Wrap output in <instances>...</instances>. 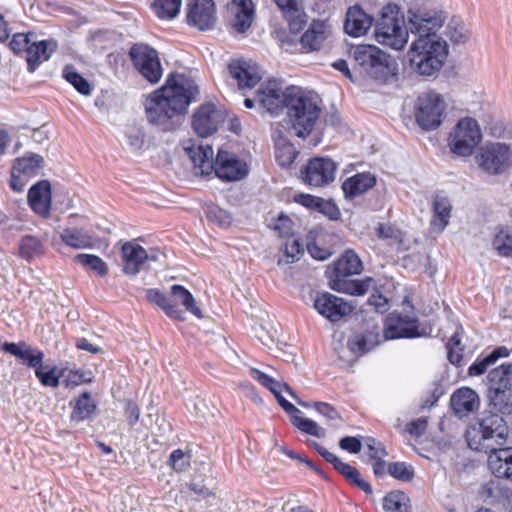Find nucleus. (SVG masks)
<instances>
[{
  "mask_svg": "<svg viewBox=\"0 0 512 512\" xmlns=\"http://www.w3.org/2000/svg\"><path fill=\"white\" fill-rule=\"evenodd\" d=\"M198 94L194 80L179 74L171 76L161 89L147 98L145 111L148 121L165 126L174 116L186 113Z\"/></svg>",
  "mask_w": 512,
  "mask_h": 512,
  "instance_id": "1",
  "label": "nucleus"
},
{
  "mask_svg": "<svg viewBox=\"0 0 512 512\" xmlns=\"http://www.w3.org/2000/svg\"><path fill=\"white\" fill-rule=\"evenodd\" d=\"M183 148L201 175H209L215 171L216 176L222 180L237 181L248 174L246 163L227 151L219 150L214 162L213 149L209 145L195 146L189 140Z\"/></svg>",
  "mask_w": 512,
  "mask_h": 512,
  "instance_id": "2",
  "label": "nucleus"
},
{
  "mask_svg": "<svg viewBox=\"0 0 512 512\" xmlns=\"http://www.w3.org/2000/svg\"><path fill=\"white\" fill-rule=\"evenodd\" d=\"M286 129L299 138L307 137L319 119L321 108L318 96L298 87L287 88Z\"/></svg>",
  "mask_w": 512,
  "mask_h": 512,
  "instance_id": "3",
  "label": "nucleus"
},
{
  "mask_svg": "<svg viewBox=\"0 0 512 512\" xmlns=\"http://www.w3.org/2000/svg\"><path fill=\"white\" fill-rule=\"evenodd\" d=\"M448 55V46L442 38L415 39L407 56L411 69L422 76L437 73Z\"/></svg>",
  "mask_w": 512,
  "mask_h": 512,
  "instance_id": "4",
  "label": "nucleus"
},
{
  "mask_svg": "<svg viewBox=\"0 0 512 512\" xmlns=\"http://www.w3.org/2000/svg\"><path fill=\"white\" fill-rule=\"evenodd\" d=\"M362 269V261L359 256L353 250H346L333 264L330 274L333 282L332 289L357 296L366 294L373 283L372 278L350 281L345 279L348 276L360 274Z\"/></svg>",
  "mask_w": 512,
  "mask_h": 512,
  "instance_id": "5",
  "label": "nucleus"
},
{
  "mask_svg": "<svg viewBox=\"0 0 512 512\" xmlns=\"http://www.w3.org/2000/svg\"><path fill=\"white\" fill-rule=\"evenodd\" d=\"M375 39L378 43L394 50H401L408 42V26L397 4L383 7L381 17L375 26Z\"/></svg>",
  "mask_w": 512,
  "mask_h": 512,
  "instance_id": "6",
  "label": "nucleus"
},
{
  "mask_svg": "<svg viewBox=\"0 0 512 512\" xmlns=\"http://www.w3.org/2000/svg\"><path fill=\"white\" fill-rule=\"evenodd\" d=\"M351 55L362 71L374 79L385 80L397 70L396 61L374 45H358Z\"/></svg>",
  "mask_w": 512,
  "mask_h": 512,
  "instance_id": "7",
  "label": "nucleus"
},
{
  "mask_svg": "<svg viewBox=\"0 0 512 512\" xmlns=\"http://www.w3.org/2000/svg\"><path fill=\"white\" fill-rule=\"evenodd\" d=\"M489 406L503 415L512 414V363L501 364L489 371Z\"/></svg>",
  "mask_w": 512,
  "mask_h": 512,
  "instance_id": "8",
  "label": "nucleus"
},
{
  "mask_svg": "<svg viewBox=\"0 0 512 512\" xmlns=\"http://www.w3.org/2000/svg\"><path fill=\"white\" fill-rule=\"evenodd\" d=\"M507 436L508 427L503 417L490 413L481 419L477 434L473 438L468 437L467 443L471 449L488 452L504 444Z\"/></svg>",
  "mask_w": 512,
  "mask_h": 512,
  "instance_id": "9",
  "label": "nucleus"
},
{
  "mask_svg": "<svg viewBox=\"0 0 512 512\" xmlns=\"http://www.w3.org/2000/svg\"><path fill=\"white\" fill-rule=\"evenodd\" d=\"M444 21L442 12L424 8H410L407 11L408 34L415 35L416 39L440 38L437 31Z\"/></svg>",
  "mask_w": 512,
  "mask_h": 512,
  "instance_id": "10",
  "label": "nucleus"
},
{
  "mask_svg": "<svg viewBox=\"0 0 512 512\" xmlns=\"http://www.w3.org/2000/svg\"><path fill=\"white\" fill-rule=\"evenodd\" d=\"M481 139L482 133L477 121L466 117L458 121L450 135L449 145L453 153L466 157L473 153Z\"/></svg>",
  "mask_w": 512,
  "mask_h": 512,
  "instance_id": "11",
  "label": "nucleus"
},
{
  "mask_svg": "<svg viewBox=\"0 0 512 512\" xmlns=\"http://www.w3.org/2000/svg\"><path fill=\"white\" fill-rule=\"evenodd\" d=\"M475 160L483 171L497 175L512 166V151L506 144L488 143L479 149Z\"/></svg>",
  "mask_w": 512,
  "mask_h": 512,
  "instance_id": "12",
  "label": "nucleus"
},
{
  "mask_svg": "<svg viewBox=\"0 0 512 512\" xmlns=\"http://www.w3.org/2000/svg\"><path fill=\"white\" fill-rule=\"evenodd\" d=\"M445 110V103L435 92H424L419 95L415 109V119L424 130H433L440 126Z\"/></svg>",
  "mask_w": 512,
  "mask_h": 512,
  "instance_id": "13",
  "label": "nucleus"
},
{
  "mask_svg": "<svg viewBox=\"0 0 512 512\" xmlns=\"http://www.w3.org/2000/svg\"><path fill=\"white\" fill-rule=\"evenodd\" d=\"M131 60L139 73L150 83L159 82L162 66L158 52L146 44H134L129 51Z\"/></svg>",
  "mask_w": 512,
  "mask_h": 512,
  "instance_id": "14",
  "label": "nucleus"
},
{
  "mask_svg": "<svg viewBox=\"0 0 512 512\" xmlns=\"http://www.w3.org/2000/svg\"><path fill=\"white\" fill-rule=\"evenodd\" d=\"M337 163L328 157H314L302 169V180L311 187H323L335 179Z\"/></svg>",
  "mask_w": 512,
  "mask_h": 512,
  "instance_id": "15",
  "label": "nucleus"
},
{
  "mask_svg": "<svg viewBox=\"0 0 512 512\" xmlns=\"http://www.w3.org/2000/svg\"><path fill=\"white\" fill-rule=\"evenodd\" d=\"M287 89L283 91L277 80H269L256 91V102L273 116L279 115L283 109L287 110Z\"/></svg>",
  "mask_w": 512,
  "mask_h": 512,
  "instance_id": "16",
  "label": "nucleus"
},
{
  "mask_svg": "<svg viewBox=\"0 0 512 512\" xmlns=\"http://www.w3.org/2000/svg\"><path fill=\"white\" fill-rule=\"evenodd\" d=\"M382 332L383 340L421 336L418 331V319L416 316L402 315L395 312L387 315Z\"/></svg>",
  "mask_w": 512,
  "mask_h": 512,
  "instance_id": "17",
  "label": "nucleus"
},
{
  "mask_svg": "<svg viewBox=\"0 0 512 512\" xmlns=\"http://www.w3.org/2000/svg\"><path fill=\"white\" fill-rule=\"evenodd\" d=\"M224 121V115L214 104L201 105L192 116V128L202 138L215 133Z\"/></svg>",
  "mask_w": 512,
  "mask_h": 512,
  "instance_id": "18",
  "label": "nucleus"
},
{
  "mask_svg": "<svg viewBox=\"0 0 512 512\" xmlns=\"http://www.w3.org/2000/svg\"><path fill=\"white\" fill-rule=\"evenodd\" d=\"M228 72L242 91L254 88L262 79L260 67L251 60H232L228 65Z\"/></svg>",
  "mask_w": 512,
  "mask_h": 512,
  "instance_id": "19",
  "label": "nucleus"
},
{
  "mask_svg": "<svg viewBox=\"0 0 512 512\" xmlns=\"http://www.w3.org/2000/svg\"><path fill=\"white\" fill-rule=\"evenodd\" d=\"M313 306L317 312L331 322H336L352 311V306L344 299L329 292L317 293Z\"/></svg>",
  "mask_w": 512,
  "mask_h": 512,
  "instance_id": "20",
  "label": "nucleus"
},
{
  "mask_svg": "<svg viewBox=\"0 0 512 512\" xmlns=\"http://www.w3.org/2000/svg\"><path fill=\"white\" fill-rule=\"evenodd\" d=\"M216 21L213 0H191L187 4V23L201 31L211 29Z\"/></svg>",
  "mask_w": 512,
  "mask_h": 512,
  "instance_id": "21",
  "label": "nucleus"
},
{
  "mask_svg": "<svg viewBox=\"0 0 512 512\" xmlns=\"http://www.w3.org/2000/svg\"><path fill=\"white\" fill-rule=\"evenodd\" d=\"M331 35V27L326 20L314 19L300 38L304 52L318 51Z\"/></svg>",
  "mask_w": 512,
  "mask_h": 512,
  "instance_id": "22",
  "label": "nucleus"
},
{
  "mask_svg": "<svg viewBox=\"0 0 512 512\" xmlns=\"http://www.w3.org/2000/svg\"><path fill=\"white\" fill-rule=\"evenodd\" d=\"M451 407L458 418L468 417L480 407L479 395L469 387H461L450 398Z\"/></svg>",
  "mask_w": 512,
  "mask_h": 512,
  "instance_id": "23",
  "label": "nucleus"
},
{
  "mask_svg": "<svg viewBox=\"0 0 512 512\" xmlns=\"http://www.w3.org/2000/svg\"><path fill=\"white\" fill-rule=\"evenodd\" d=\"M1 349L20 360L22 364L29 368L36 369L43 363L44 353L24 341L18 343L4 342Z\"/></svg>",
  "mask_w": 512,
  "mask_h": 512,
  "instance_id": "24",
  "label": "nucleus"
},
{
  "mask_svg": "<svg viewBox=\"0 0 512 512\" xmlns=\"http://www.w3.org/2000/svg\"><path fill=\"white\" fill-rule=\"evenodd\" d=\"M123 272L136 276L149 259L147 251L134 241H127L121 247Z\"/></svg>",
  "mask_w": 512,
  "mask_h": 512,
  "instance_id": "25",
  "label": "nucleus"
},
{
  "mask_svg": "<svg viewBox=\"0 0 512 512\" xmlns=\"http://www.w3.org/2000/svg\"><path fill=\"white\" fill-rule=\"evenodd\" d=\"M249 375L263 387L269 389L274 394L279 404L280 399L284 398L282 396V392L285 391L291 396L293 400L296 401L298 405L305 408L310 407V405L307 402H304L298 398V396L287 383L280 382L256 368H250Z\"/></svg>",
  "mask_w": 512,
  "mask_h": 512,
  "instance_id": "26",
  "label": "nucleus"
},
{
  "mask_svg": "<svg viewBox=\"0 0 512 512\" xmlns=\"http://www.w3.org/2000/svg\"><path fill=\"white\" fill-rule=\"evenodd\" d=\"M28 203L32 210L46 217L51 208V184L47 180H41L34 184L28 191Z\"/></svg>",
  "mask_w": 512,
  "mask_h": 512,
  "instance_id": "27",
  "label": "nucleus"
},
{
  "mask_svg": "<svg viewBox=\"0 0 512 512\" xmlns=\"http://www.w3.org/2000/svg\"><path fill=\"white\" fill-rule=\"evenodd\" d=\"M488 467L497 478L512 481V448L489 450Z\"/></svg>",
  "mask_w": 512,
  "mask_h": 512,
  "instance_id": "28",
  "label": "nucleus"
},
{
  "mask_svg": "<svg viewBox=\"0 0 512 512\" xmlns=\"http://www.w3.org/2000/svg\"><path fill=\"white\" fill-rule=\"evenodd\" d=\"M276 6L282 11L289 23L292 32L300 31L307 20L303 10L302 0H273Z\"/></svg>",
  "mask_w": 512,
  "mask_h": 512,
  "instance_id": "29",
  "label": "nucleus"
},
{
  "mask_svg": "<svg viewBox=\"0 0 512 512\" xmlns=\"http://www.w3.org/2000/svg\"><path fill=\"white\" fill-rule=\"evenodd\" d=\"M372 25V18L359 6L350 7L346 13L344 23L345 32L353 37H360L367 33Z\"/></svg>",
  "mask_w": 512,
  "mask_h": 512,
  "instance_id": "30",
  "label": "nucleus"
},
{
  "mask_svg": "<svg viewBox=\"0 0 512 512\" xmlns=\"http://www.w3.org/2000/svg\"><path fill=\"white\" fill-rule=\"evenodd\" d=\"M280 406L291 416V421L302 432L322 438L325 436V430L315 421L301 417L302 412L285 398L280 399Z\"/></svg>",
  "mask_w": 512,
  "mask_h": 512,
  "instance_id": "31",
  "label": "nucleus"
},
{
  "mask_svg": "<svg viewBox=\"0 0 512 512\" xmlns=\"http://www.w3.org/2000/svg\"><path fill=\"white\" fill-rule=\"evenodd\" d=\"M57 45L54 41L41 40L31 42L26 53L28 70L34 72L38 66L47 61L51 53L55 51Z\"/></svg>",
  "mask_w": 512,
  "mask_h": 512,
  "instance_id": "32",
  "label": "nucleus"
},
{
  "mask_svg": "<svg viewBox=\"0 0 512 512\" xmlns=\"http://www.w3.org/2000/svg\"><path fill=\"white\" fill-rule=\"evenodd\" d=\"M452 205L446 196L436 195L433 200V217L430 221L431 231L442 233L449 223Z\"/></svg>",
  "mask_w": 512,
  "mask_h": 512,
  "instance_id": "33",
  "label": "nucleus"
},
{
  "mask_svg": "<svg viewBox=\"0 0 512 512\" xmlns=\"http://www.w3.org/2000/svg\"><path fill=\"white\" fill-rule=\"evenodd\" d=\"M376 184V178L371 173H358L342 184V189L346 197L354 198L367 192Z\"/></svg>",
  "mask_w": 512,
  "mask_h": 512,
  "instance_id": "34",
  "label": "nucleus"
},
{
  "mask_svg": "<svg viewBox=\"0 0 512 512\" xmlns=\"http://www.w3.org/2000/svg\"><path fill=\"white\" fill-rule=\"evenodd\" d=\"M232 5L235 9V19L232 26L237 32L244 33L253 22L254 3L252 0H233Z\"/></svg>",
  "mask_w": 512,
  "mask_h": 512,
  "instance_id": "35",
  "label": "nucleus"
},
{
  "mask_svg": "<svg viewBox=\"0 0 512 512\" xmlns=\"http://www.w3.org/2000/svg\"><path fill=\"white\" fill-rule=\"evenodd\" d=\"M382 338L380 328L374 326L371 330L356 334L349 340L348 346L353 352L363 354L377 346L382 341Z\"/></svg>",
  "mask_w": 512,
  "mask_h": 512,
  "instance_id": "36",
  "label": "nucleus"
},
{
  "mask_svg": "<svg viewBox=\"0 0 512 512\" xmlns=\"http://www.w3.org/2000/svg\"><path fill=\"white\" fill-rule=\"evenodd\" d=\"M510 350L505 346H499L483 358L476 359L468 369L470 376H480L487 372L488 368L494 365L499 359L510 355Z\"/></svg>",
  "mask_w": 512,
  "mask_h": 512,
  "instance_id": "37",
  "label": "nucleus"
},
{
  "mask_svg": "<svg viewBox=\"0 0 512 512\" xmlns=\"http://www.w3.org/2000/svg\"><path fill=\"white\" fill-rule=\"evenodd\" d=\"M61 240L75 249L91 248L93 237L85 230L78 228H66L60 235Z\"/></svg>",
  "mask_w": 512,
  "mask_h": 512,
  "instance_id": "38",
  "label": "nucleus"
},
{
  "mask_svg": "<svg viewBox=\"0 0 512 512\" xmlns=\"http://www.w3.org/2000/svg\"><path fill=\"white\" fill-rule=\"evenodd\" d=\"M43 165V157L35 153H27L21 158L16 159L12 169L17 173L32 178L39 173Z\"/></svg>",
  "mask_w": 512,
  "mask_h": 512,
  "instance_id": "39",
  "label": "nucleus"
},
{
  "mask_svg": "<svg viewBox=\"0 0 512 512\" xmlns=\"http://www.w3.org/2000/svg\"><path fill=\"white\" fill-rule=\"evenodd\" d=\"M146 298L149 302L159 306L169 317L182 319V311L178 306L158 289L146 290Z\"/></svg>",
  "mask_w": 512,
  "mask_h": 512,
  "instance_id": "40",
  "label": "nucleus"
},
{
  "mask_svg": "<svg viewBox=\"0 0 512 512\" xmlns=\"http://www.w3.org/2000/svg\"><path fill=\"white\" fill-rule=\"evenodd\" d=\"M96 410V404L89 392H84L75 402L70 419L73 422H82L89 419Z\"/></svg>",
  "mask_w": 512,
  "mask_h": 512,
  "instance_id": "41",
  "label": "nucleus"
},
{
  "mask_svg": "<svg viewBox=\"0 0 512 512\" xmlns=\"http://www.w3.org/2000/svg\"><path fill=\"white\" fill-rule=\"evenodd\" d=\"M339 473H341L351 484L357 486L365 493H372L371 485L366 482L360 472L353 466L342 462L340 459L333 466Z\"/></svg>",
  "mask_w": 512,
  "mask_h": 512,
  "instance_id": "42",
  "label": "nucleus"
},
{
  "mask_svg": "<svg viewBox=\"0 0 512 512\" xmlns=\"http://www.w3.org/2000/svg\"><path fill=\"white\" fill-rule=\"evenodd\" d=\"M171 294L176 301L184 306L186 311L190 312L198 318L203 317L202 311L196 305L193 295L183 286L173 285L171 287Z\"/></svg>",
  "mask_w": 512,
  "mask_h": 512,
  "instance_id": "43",
  "label": "nucleus"
},
{
  "mask_svg": "<svg viewBox=\"0 0 512 512\" xmlns=\"http://www.w3.org/2000/svg\"><path fill=\"white\" fill-rule=\"evenodd\" d=\"M408 502L405 493L392 491L383 498L382 506L385 512H410Z\"/></svg>",
  "mask_w": 512,
  "mask_h": 512,
  "instance_id": "44",
  "label": "nucleus"
},
{
  "mask_svg": "<svg viewBox=\"0 0 512 512\" xmlns=\"http://www.w3.org/2000/svg\"><path fill=\"white\" fill-rule=\"evenodd\" d=\"M445 35L454 44L466 43L470 37L469 30L460 19H451L445 29Z\"/></svg>",
  "mask_w": 512,
  "mask_h": 512,
  "instance_id": "45",
  "label": "nucleus"
},
{
  "mask_svg": "<svg viewBox=\"0 0 512 512\" xmlns=\"http://www.w3.org/2000/svg\"><path fill=\"white\" fill-rule=\"evenodd\" d=\"M182 0H153V10L161 19L175 18L181 8Z\"/></svg>",
  "mask_w": 512,
  "mask_h": 512,
  "instance_id": "46",
  "label": "nucleus"
},
{
  "mask_svg": "<svg viewBox=\"0 0 512 512\" xmlns=\"http://www.w3.org/2000/svg\"><path fill=\"white\" fill-rule=\"evenodd\" d=\"M492 246L502 257H512V232L506 228H500L492 241Z\"/></svg>",
  "mask_w": 512,
  "mask_h": 512,
  "instance_id": "47",
  "label": "nucleus"
},
{
  "mask_svg": "<svg viewBox=\"0 0 512 512\" xmlns=\"http://www.w3.org/2000/svg\"><path fill=\"white\" fill-rule=\"evenodd\" d=\"M275 156L280 166L289 167L297 158L298 151L290 142L280 140L276 143Z\"/></svg>",
  "mask_w": 512,
  "mask_h": 512,
  "instance_id": "48",
  "label": "nucleus"
},
{
  "mask_svg": "<svg viewBox=\"0 0 512 512\" xmlns=\"http://www.w3.org/2000/svg\"><path fill=\"white\" fill-rule=\"evenodd\" d=\"M63 77L69 82L80 94L90 95L91 86L88 81L83 78L72 66H66L63 69Z\"/></svg>",
  "mask_w": 512,
  "mask_h": 512,
  "instance_id": "49",
  "label": "nucleus"
},
{
  "mask_svg": "<svg viewBox=\"0 0 512 512\" xmlns=\"http://www.w3.org/2000/svg\"><path fill=\"white\" fill-rule=\"evenodd\" d=\"M75 261L84 267H89L99 276H105L108 273L107 264L97 255L81 253L75 256Z\"/></svg>",
  "mask_w": 512,
  "mask_h": 512,
  "instance_id": "50",
  "label": "nucleus"
},
{
  "mask_svg": "<svg viewBox=\"0 0 512 512\" xmlns=\"http://www.w3.org/2000/svg\"><path fill=\"white\" fill-rule=\"evenodd\" d=\"M447 358L450 363L460 366L463 358L464 347L461 344L459 332L456 331L449 339L446 345Z\"/></svg>",
  "mask_w": 512,
  "mask_h": 512,
  "instance_id": "51",
  "label": "nucleus"
},
{
  "mask_svg": "<svg viewBox=\"0 0 512 512\" xmlns=\"http://www.w3.org/2000/svg\"><path fill=\"white\" fill-rule=\"evenodd\" d=\"M35 375L43 386L54 388L59 386L61 374L58 372L57 367L43 366L42 363L41 366L35 369Z\"/></svg>",
  "mask_w": 512,
  "mask_h": 512,
  "instance_id": "52",
  "label": "nucleus"
},
{
  "mask_svg": "<svg viewBox=\"0 0 512 512\" xmlns=\"http://www.w3.org/2000/svg\"><path fill=\"white\" fill-rule=\"evenodd\" d=\"M19 250L22 257L30 259L34 256L42 254L43 247L41 241L38 238L34 236H25L21 240Z\"/></svg>",
  "mask_w": 512,
  "mask_h": 512,
  "instance_id": "53",
  "label": "nucleus"
},
{
  "mask_svg": "<svg viewBox=\"0 0 512 512\" xmlns=\"http://www.w3.org/2000/svg\"><path fill=\"white\" fill-rule=\"evenodd\" d=\"M388 473L395 479L408 482L414 477V469L405 462H394L388 465Z\"/></svg>",
  "mask_w": 512,
  "mask_h": 512,
  "instance_id": "54",
  "label": "nucleus"
},
{
  "mask_svg": "<svg viewBox=\"0 0 512 512\" xmlns=\"http://www.w3.org/2000/svg\"><path fill=\"white\" fill-rule=\"evenodd\" d=\"M191 455L181 449H176L170 454L168 464L174 471L182 472L190 465Z\"/></svg>",
  "mask_w": 512,
  "mask_h": 512,
  "instance_id": "55",
  "label": "nucleus"
},
{
  "mask_svg": "<svg viewBox=\"0 0 512 512\" xmlns=\"http://www.w3.org/2000/svg\"><path fill=\"white\" fill-rule=\"evenodd\" d=\"M269 226L277 231L281 237H288L292 234V221L283 214H280Z\"/></svg>",
  "mask_w": 512,
  "mask_h": 512,
  "instance_id": "56",
  "label": "nucleus"
},
{
  "mask_svg": "<svg viewBox=\"0 0 512 512\" xmlns=\"http://www.w3.org/2000/svg\"><path fill=\"white\" fill-rule=\"evenodd\" d=\"M313 405L315 410L328 421L337 422L341 420L339 412L330 404L325 402H315Z\"/></svg>",
  "mask_w": 512,
  "mask_h": 512,
  "instance_id": "57",
  "label": "nucleus"
},
{
  "mask_svg": "<svg viewBox=\"0 0 512 512\" xmlns=\"http://www.w3.org/2000/svg\"><path fill=\"white\" fill-rule=\"evenodd\" d=\"M125 136L127 138L129 146L134 150H139L142 148L144 143V133L136 127L129 128Z\"/></svg>",
  "mask_w": 512,
  "mask_h": 512,
  "instance_id": "58",
  "label": "nucleus"
},
{
  "mask_svg": "<svg viewBox=\"0 0 512 512\" xmlns=\"http://www.w3.org/2000/svg\"><path fill=\"white\" fill-rule=\"evenodd\" d=\"M303 249L297 240L285 244V263H293L299 260Z\"/></svg>",
  "mask_w": 512,
  "mask_h": 512,
  "instance_id": "59",
  "label": "nucleus"
},
{
  "mask_svg": "<svg viewBox=\"0 0 512 512\" xmlns=\"http://www.w3.org/2000/svg\"><path fill=\"white\" fill-rule=\"evenodd\" d=\"M366 446L369 451L368 455L373 460L382 459L387 455L384 446L374 438H367Z\"/></svg>",
  "mask_w": 512,
  "mask_h": 512,
  "instance_id": "60",
  "label": "nucleus"
},
{
  "mask_svg": "<svg viewBox=\"0 0 512 512\" xmlns=\"http://www.w3.org/2000/svg\"><path fill=\"white\" fill-rule=\"evenodd\" d=\"M30 44L31 40L28 35L18 33L13 36L10 42V47L15 53H20L23 51L27 53Z\"/></svg>",
  "mask_w": 512,
  "mask_h": 512,
  "instance_id": "61",
  "label": "nucleus"
},
{
  "mask_svg": "<svg viewBox=\"0 0 512 512\" xmlns=\"http://www.w3.org/2000/svg\"><path fill=\"white\" fill-rule=\"evenodd\" d=\"M339 447L350 453L357 454L361 451L362 443L357 437L346 436L340 439Z\"/></svg>",
  "mask_w": 512,
  "mask_h": 512,
  "instance_id": "62",
  "label": "nucleus"
},
{
  "mask_svg": "<svg viewBox=\"0 0 512 512\" xmlns=\"http://www.w3.org/2000/svg\"><path fill=\"white\" fill-rule=\"evenodd\" d=\"M427 429V419L420 417L408 423L406 425V431L412 436H422Z\"/></svg>",
  "mask_w": 512,
  "mask_h": 512,
  "instance_id": "63",
  "label": "nucleus"
},
{
  "mask_svg": "<svg viewBox=\"0 0 512 512\" xmlns=\"http://www.w3.org/2000/svg\"><path fill=\"white\" fill-rule=\"evenodd\" d=\"M317 211L328 216L331 220H337L340 216L338 207L331 201L321 199Z\"/></svg>",
  "mask_w": 512,
  "mask_h": 512,
  "instance_id": "64",
  "label": "nucleus"
}]
</instances>
